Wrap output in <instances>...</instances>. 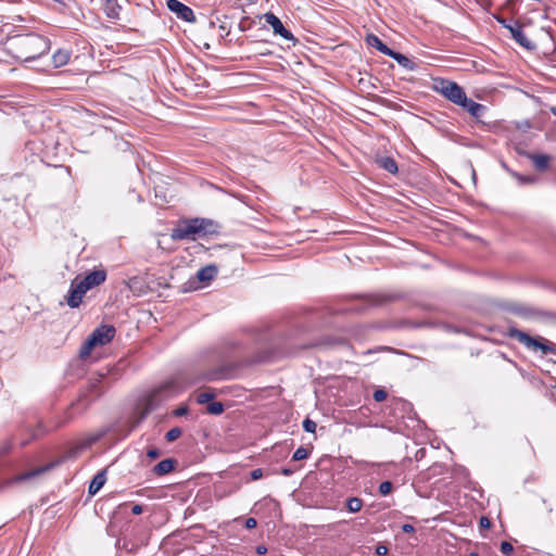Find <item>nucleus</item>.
Returning <instances> with one entry per match:
<instances>
[{
  "label": "nucleus",
  "instance_id": "nucleus-31",
  "mask_svg": "<svg viewBox=\"0 0 556 556\" xmlns=\"http://www.w3.org/2000/svg\"><path fill=\"white\" fill-rule=\"evenodd\" d=\"M393 489V484L390 481H383L379 485V493L383 496L389 495Z\"/></svg>",
  "mask_w": 556,
  "mask_h": 556
},
{
  "label": "nucleus",
  "instance_id": "nucleus-42",
  "mask_svg": "<svg viewBox=\"0 0 556 556\" xmlns=\"http://www.w3.org/2000/svg\"><path fill=\"white\" fill-rule=\"evenodd\" d=\"M402 530L404 533H413L415 531V528L413 525L405 523L402 526Z\"/></svg>",
  "mask_w": 556,
  "mask_h": 556
},
{
  "label": "nucleus",
  "instance_id": "nucleus-1",
  "mask_svg": "<svg viewBox=\"0 0 556 556\" xmlns=\"http://www.w3.org/2000/svg\"><path fill=\"white\" fill-rule=\"evenodd\" d=\"M9 46L15 59L30 62L50 50V40L38 34L16 35L9 40Z\"/></svg>",
  "mask_w": 556,
  "mask_h": 556
},
{
  "label": "nucleus",
  "instance_id": "nucleus-12",
  "mask_svg": "<svg viewBox=\"0 0 556 556\" xmlns=\"http://www.w3.org/2000/svg\"><path fill=\"white\" fill-rule=\"evenodd\" d=\"M459 106H462L464 110H466L477 121H479L486 112L485 105L478 103L467 97H466L465 102H462V104Z\"/></svg>",
  "mask_w": 556,
  "mask_h": 556
},
{
  "label": "nucleus",
  "instance_id": "nucleus-41",
  "mask_svg": "<svg viewBox=\"0 0 556 556\" xmlns=\"http://www.w3.org/2000/svg\"><path fill=\"white\" fill-rule=\"evenodd\" d=\"M515 176L521 181V182H525V184H530V182H533L534 181V178L532 177H523L521 175H518V174H515Z\"/></svg>",
  "mask_w": 556,
  "mask_h": 556
},
{
  "label": "nucleus",
  "instance_id": "nucleus-34",
  "mask_svg": "<svg viewBox=\"0 0 556 556\" xmlns=\"http://www.w3.org/2000/svg\"><path fill=\"white\" fill-rule=\"evenodd\" d=\"M387 391L383 389H378L374 392L372 397L376 402H382L387 399Z\"/></svg>",
  "mask_w": 556,
  "mask_h": 556
},
{
  "label": "nucleus",
  "instance_id": "nucleus-44",
  "mask_svg": "<svg viewBox=\"0 0 556 556\" xmlns=\"http://www.w3.org/2000/svg\"><path fill=\"white\" fill-rule=\"evenodd\" d=\"M515 312L521 316H529L531 314V311L528 308H517Z\"/></svg>",
  "mask_w": 556,
  "mask_h": 556
},
{
  "label": "nucleus",
  "instance_id": "nucleus-40",
  "mask_svg": "<svg viewBox=\"0 0 556 556\" xmlns=\"http://www.w3.org/2000/svg\"><path fill=\"white\" fill-rule=\"evenodd\" d=\"M257 522L254 518H248L245 520V528L247 529H254L256 527Z\"/></svg>",
  "mask_w": 556,
  "mask_h": 556
},
{
  "label": "nucleus",
  "instance_id": "nucleus-37",
  "mask_svg": "<svg viewBox=\"0 0 556 556\" xmlns=\"http://www.w3.org/2000/svg\"><path fill=\"white\" fill-rule=\"evenodd\" d=\"M388 547L383 544H378L376 546V554L379 555V556H384L388 554Z\"/></svg>",
  "mask_w": 556,
  "mask_h": 556
},
{
  "label": "nucleus",
  "instance_id": "nucleus-23",
  "mask_svg": "<svg viewBox=\"0 0 556 556\" xmlns=\"http://www.w3.org/2000/svg\"><path fill=\"white\" fill-rule=\"evenodd\" d=\"M529 159L538 170L543 172L547 169L549 164V156L547 154H529Z\"/></svg>",
  "mask_w": 556,
  "mask_h": 556
},
{
  "label": "nucleus",
  "instance_id": "nucleus-33",
  "mask_svg": "<svg viewBox=\"0 0 556 556\" xmlns=\"http://www.w3.org/2000/svg\"><path fill=\"white\" fill-rule=\"evenodd\" d=\"M500 548H501V552L506 556H510L514 551L513 545L507 541L502 542Z\"/></svg>",
  "mask_w": 556,
  "mask_h": 556
},
{
  "label": "nucleus",
  "instance_id": "nucleus-50",
  "mask_svg": "<svg viewBox=\"0 0 556 556\" xmlns=\"http://www.w3.org/2000/svg\"><path fill=\"white\" fill-rule=\"evenodd\" d=\"M547 511H548L549 514H551V513H553V507H552V506H548V507H547Z\"/></svg>",
  "mask_w": 556,
  "mask_h": 556
},
{
  "label": "nucleus",
  "instance_id": "nucleus-21",
  "mask_svg": "<svg viewBox=\"0 0 556 556\" xmlns=\"http://www.w3.org/2000/svg\"><path fill=\"white\" fill-rule=\"evenodd\" d=\"M103 10L109 18L116 20L119 16L121 5L117 0H106Z\"/></svg>",
  "mask_w": 556,
  "mask_h": 556
},
{
  "label": "nucleus",
  "instance_id": "nucleus-38",
  "mask_svg": "<svg viewBox=\"0 0 556 556\" xmlns=\"http://www.w3.org/2000/svg\"><path fill=\"white\" fill-rule=\"evenodd\" d=\"M480 528L489 529L491 527V521L486 517H481L479 520Z\"/></svg>",
  "mask_w": 556,
  "mask_h": 556
},
{
  "label": "nucleus",
  "instance_id": "nucleus-25",
  "mask_svg": "<svg viewBox=\"0 0 556 556\" xmlns=\"http://www.w3.org/2000/svg\"><path fill=\"white\" fill-rule=\"evenodd\" d=\"M390 300V298L388 296H383V295H371L369 298L366 299V304L368 306H376V305H380L384 302H388Z\"/></svg>",
  "mask_w": 556,
  "mask_h": 556
},
{
  "label": "nucleus",
  "instance_id": "nucleus-24",
  "mask_svg": "<svg viewBox=\"0 0 556 556\" xmlns=\"http://www.w3.org/2000/svg\"><path fill=\"white\" fill-rule=\"evenodd\" d=\"M363 500L359 497H350L346 501V509L350 513H358L363 508Z\"/></svg>",
  "mask_w": 556,
  "mask_h": 556
},
{
  "label": "nucleus",
  "instance_id": "nucleus-2",
  "mask_svg": "<svg viewBox=\"0 0 556 556\" xmlns=\"http://www.w3.org/2000/svg\"><path fill=\"white\" fill-rule=\"evenodd\" d=\"M218 232L219 225L216 222L208 218L197 217L182 220L173 229L170 237L175 241L195 240L198 238L217 235Z\"/></svg>",
  "mask_w": 556,
  "mask_h": 556
},
{
  "label": "nucleus",
  "instance_id": "nucleus-15",
  "mask_svg": "<svg viewBox=\"0 0 556 556\" xmlns=\"http://www.w3.org/2000/svg\"><path fill=\"white\" fill-rule=\"evenodd\" d=\"M366 43L375 49H377L379 52L383 53L384 55H387L389 52H391V49L381 41V39L374 35V34H369L366 36Z\"/></svg>",
  "mask_w": 556,
  "mask_h": 556
},
{
  "label": "nucleus",
  "instance_id": "nucleus-47",
  "mask_svg": "<svg viewBox=\"0 0 556 556\" xmlns=\"http://www.w3.org/2000/svg\"><path fill=\"white\" fill-rule=\"evenodd\" d=\"M239 28H240V30H242V31H244V30H245V27H244V25L242 24V22L240 23Z\"/></svg>",
  "mask_w": 556,
  "mask_h": 556
},
{
  "label": "nucleus",
  "instance_id": "nucleus-4",
  "mask_svg": "<svg viewBox=\"0 0 556 556\" xmlns=\"http://www.w3.org/2000/svg\"><path fill=\"white\" fill-rule=\"evenodd\" d=\"M115 333L116 329L112 325L105 324L97 327L81 345L79 357L81 359L87 358L96 346H103L110 343L114 339Z\"/></svg>",
  "mask_w": 556,
  "mask_h": 556
},
{
  "label": "nucleus",
  "instance_id": "nucleus-39",
  "mask_svg": "<svg viewBox=\"0 0 556 556\" xmlns=\"http://www.w3.org/2000/svg\"><path fill=\"white\" fill-rule=\"evenodd\" d=\"M187 413H188V407H186V406L178 407L174 410V415L177 417L185 416V415H187Z\"/></svg>",
  "mask_w": 556,
  "mask_h": 556
},
{
  "label": "nucleus",
  "instance_id": "nucleus-30",
  "mask_svg": "<svg viewBox=\"0 0 556 556\" xmlns=\"http://www.w3.org/2000/svg\"><path fill=\"white\" fill-rule=\"evenodd\" d=\"M217 22H219L218 24V34L222 38L228 36L230 34V26L227 24V22L225 21H219V18L217 17Z\"/></svg>",
  "mask_w": 556,
  "mask_h": 556
},
{
  "label": "nucleus",
  "instance_id": "nucleus-49",
  "mask_svg": "<svg viewBox=\"0 0 556 556\" xmlns=\"http://www.w3.org/2000/svg\"><path fill=\"white\" fill-rule=\"evenodd\" d=\"M469 556H479V554L477 552H471Z\"/></svg>",
  "mask_w": 556,
  "mask_h": 556
},
{
  "label": "nucleus",
  "instance_id": "nucleus-9",
  "mask_svg": "<svg viewBox=\"0 0 556 556\" xmlns=\"http://www.w3.org/2000/svg\"><path fill=\"white\" fill-rule=\"evenodd\" d=\"M172 389H173L172 383H165V384L161 386L160 388L155 389L149 396L144 415H147L154 408L156 402L164 401V400H167L168 397H170Z\"/></svg>",
  "mask_w": 556,
  "mask_h": 556
},
{
  "label": "nucleus",
  "instance_id": "nucleus-3",
  "mask_svg": "<svg viewBox=\"0 0 556 556\" xmlns=\"http://www.w3.org/2000/svg\"><path fill=\"white\" fill-rule=\"evenodd\" d=\"M506 336L510 339L517 340L519 343L523 344L527 349L531 351L540 350L544 355L546 354H555L556 355V344L549 342L548 340L542 337H531L525 331L519 330L515 326H508L506 330Z\"/></svg>",
  "mask_w": 556,
  "mask_h": 556
},
{
  "label": "nucleus",
  "instance_id": "nucleus-14",
  "mask_svg": "<svg viewBox=\"0 0 556 556\" xmlns=\"http://www.w3.org/2000/svg\"><path fill=\"white\" fill-rule=\"evenodd\" d=\"M106 481L105 470L99 471L90 481L88 492L90 495L97 494Z\"/></svg>",
  "mask_w": 556,
  "mask_h": 556
},
{
  "label": "nucleus",
  "instance_id": "nucleus-29",
  "mask_svg": "<svg viewBox=\"0 0 556 556\" xmlns=\"http://www.w3.org/2000/svg\"><path fill=\"white\" fill-rule=\"evenodd\" d=\"M181 433H182L181 429L178 427H175L166 432L165 439L168 442H173V441L177 440L181 435Z\"/></svg>",
  "mask_w": 556,
  "mask_h": 556
},
{
  "label": "nucleus",
  "instance_id": "nucleus-45",
  "mask_svg": "<svg viewBox=\"0 0 556 556\" xmlns=\"http://www.w3.org/2000/svg\"><path fill=\"white\" fill-rule=\"evenodd\" d=\"M293 472H294V470H293V469H291V468H287V467H286V468H282V469H281V473H282L283 476H291Z\"/></svg>",
  "mask_w": 556,
  "mask_h": 556
},
{
  "label": "nucleus",
  "instance_id": "nucleus-17",
  "mask_svg": "<svg viewBox=\"0 0 556 556\" xmlns=\"http://www.w3.org/2000/svg\"><path fill=\"white\" fill-rule=\"evenodd\" d=\"M48 469H49V466H45V467H39L37 469L29 470L25 473L17 475L10 481V483H18V482L30 480V479L41 475L42 472L47 471Z\"/></svg>",
  "mask_w": 556,
  "mask_h": 556
},
{
  "label": "nucleus",
  "instance_id": "nucleus-16",
  "mask_svg": "<svg viewBox=\"0 0 556 556\" xmlns=\"http://www.w3.org/2000/svg\"><path fill=\"white\" fill-rule=\"evenodd\" d=\"M228 378V370L225 368H217L203 374L201 379L203 381H219Z\"/></svg>",
  "mask_w": 556,
  "mask_h": 556
},
{
  "label": "nucleus",
  "instance_id": "nucleus-26",
  "mask_svg": "<svg viewBox=\"0 0 556 556\" xmlns=\"http://www.w3.org/2000/svg\"><path fill=\"white\" fill-rule=\"evenodd\" d=\"M215 397V393L213 391L200 392L197 394V403L205 404L211 402Z\"/></svg>",
  "mask_w": 556,
  "mask_h": 556
},
{
  "label": "nucleus",
  "instance_id": "nucleus-28",
  "mask_svg": "<svg viewBox=\"0 0 556 556\" xmlns=\"http://www.w3.org/2000/svg\"><path fill=\"white\" fill-rule=\"evenodd\" d=\"M308 455H309L308 451L305 447L300 446L293 453L292 460H294V462L303 460V459H306L308 457Z\"/></svg>",
  "mask_w": 556,
  "mask_h": 556
},
{
  "label": "nucleus",
  "instance_id": "nucleus-46",
  "mask_svg": "<svg viewBox=\"0 0 556 556\" xmlns=\"http://www.w3.org/2000/svg\"><path fill=\"white\" fill-rule=\"evenodd\" d=\"M266 552H267V548L265 546H263V545H260V546L256 547V553L258 555H264Z\"/></svg>",
  "mask_w": 556,
  "mask_h": 556
},
{
  "label": "nucleus",
  "instance_id": "nucleus-6",
  "mask_svg": "<svg viewBox=\"0 0 556 556\" xmlns=\"http://www.w3.org/2000/svg\"><path fill=\"white\" fill-rule=\"evenodd\" d=\"M88 289L84 287L79 278L76 277L72 280L68 293L66 295V303L71 308H77L83 303V299Z\"/></svg>",
  "mask_w": 556,
  "mask_h": 556
},
{
  "label": "nucleus",
  "instance_id": "nucleus-27",
  "mask_svg": "<svg viewBox=\"0 0 556 556\" xmlns=\"http://www.w3.org/2000/svg\"><path fill=\"white\" fill-rule=\"evenodd\" d=\"M206 410L212 415H220L224 412V405L220 402H212L208 403Z\"/></svg>",
  "mask_w": 556,
  "mask_h": 556
},
{
  "label": "nucleus",
  "instance_id": "nucleus-20",
  "mask_svg": "<svg viewBox=\"0 0 556 556\" xmlns=\"http://www.w3.org/2000/svg\"><path fill=\"white\" fill-rule=\"evenodd\" d=\"M217 267L215 265H207L199 269L197 277L200 281H211L217 275Z\"/></svg>",
  "mask_w": 556,
  "mask_h": 556
},
{
  "label": "nucleus",
  "instance_id": "nucleus-35",
  "mask_svg": "<svg viewBox=\"0 0 556 556\" xmlns=\"http://www.w3.org/2000/svg\"><path fill=\"white\" fill-rule=\"evenodd\" d=\"M263 476H264V472H263V469H261V468L253 469L250 473L251 480H253V481L263 478Z\"/></svg>",
  "mask_w": 556,
  "mask_h": 556
},
{
  "label": "nucleus",
  "instance_id": "nucleus-8",
  "mask_svg": "<svg viewBox=\"0 0 556 556\" xmlns=\"http://www.w3.org/2000/svg\"><path fill=\"white\" fill-rule=\"evenodd\" d=\"M167 8L177 15L178 18L193 23L195 22V15L191 8L180 2L179 0H167Z\"/></svg>",
  "mask_w": 556,
  "mask_h": 556
},
{
  "label": "nucleus",
  "instance_id": "nucleus-10",
  "mask_svg": "<svg viewBox=\"0 0 556 556\" xmlns=\"http://www.w3.org/2000/svg\"><path fill=\"white\" fill-rule=\"evenodd\" d=\"M265 20L273 27L276 35H279L287 40L295 41L292 33L283 26L282 22L275 14L266 13Z\"/></svg>",
  "mask_w": 556,
  "mask_h": 556
},
{
  "label": "nucleus",
  "instance_id": "nucleus-13",
  "mask_svg": "<svg viewBox=\"0 0 556 556\" xmlns=\"http://www.w3.org/2000/svg\"><path fill=\"white\" fill-rule=\"evenodd\" d=\"M177 465V460L174 458H166L156 464L152 471L154 475L162 477L172 472Z\"/></svg>",
  "mask_w": 556,
  "mask_h": 556
},
{
  "label": "nucleus",
  "instance_id": "nucleus-5",
  "mask_svg": "<svg viewBox=\"0 0 556 556\" xmlns=\"http://www.w3.org/2000/svg\"><path fill=\"white\" fill-rule=\"evenodd\" d=\"M437 90L456 105H460L462 102H465L467 97L463 87L448 79H441L437 86Z\"/></svg>",
  "mask_w": 556,
  "mask_h": 556
},
{
  "label": "nucleus",
  "instance_id": "nucleus-32",
  "mask_svg": "<svg viewBox=\"0 0 556 556\" xmlns=\"http://www.w3.org/2000/svg\"><path fill=\"white\" fill-rule=\"evenodd\" d=\"M316 428H317V424L314 420H312L309 418L304 419L303 429L306 432L314 433L316 431Z\"/></svg>",
  "mask_w": 556,
  "mask_h": 556
},
{
  "label": "nucleus",
  "instance_id": "nucleus-11",
  "mask_svg": "<svg viewBox=\"0 0 556 556\" xmlns=\"http://www.w3.org/2000/svg\"><path fill=\"white\" fill-rule=\"evenodd\" d=\"M106 279V271L104 269L92 270L87 274L83 279H79L80 282L86 287V289L90 290L94 287L102 285Z\"/></svg>",
  "mask_w": 556,
  "mask_h": 556
},
{
  "label": "nucleus",
  "instance_id": "nucleus-18",
  "mask_svg": "<svg viewBox=\"0 0 556 556\" xmlns=\"http://www.w3.org/2000/svg\"><path fill=\"white\" fill-rule=\"evenodd\" d=\"M376 163L380 168L387 170L390 174H396L399 172L397 164L391 156L379 157L377 159Z\"/></svg>",
  "mask_w": 556,
  "mask_h": 556
},
{
  "label": "nucleus",
  "instance_id": "nucleus-7",
  "mask_svg": "<svg viewBox=\"0 0 556 556\" xmlns=\"http://www.w3.org/2000/svg\"><path fill=\"white\" fill-rule=\"evenodd\" d=\"M497 21L500 24H502L503 27H505L506 29H508L510 31L511 38L519 46H521L526 49H529V50L534 48V43L528 39V37L523 33L522 27L520 25H518V24L510 25L504 18H498Z\"/></svg>",
  "mask_w": 556,
  "mask_h": 556
},
{
  "label": "nucleus",
  "instance_id": "nucleus-19",
  "mask_svg": "<svg viewBox=\"0 0 556 556\" xmlns=\"http://www.w3.org/2000/svg\"><path fill=\"white\" fill-rule=\"evenodd\" d=\"M71 51L66 49H59L52 55V63L54 67H62L68 63Z\"/></svg>",
  "mask_w": 556,
  "mask_h": 556
},
{
  "label": "nucleus",
  "instance_id": "nucleus-43",
  "mask_svg": "<svg viewBox=\"0 0 556 556\" xmlns=\"http://www.w3.org/2000/svg\"><path fill=\"white\" fill-rule=\"evenodd\" d=\"M142 510H143V507L139 504H136L131 507V513L134 515H140L142 513Z\"/></svg>",
  "mask_w": 556,
  "mask_h": 556
},
{
  "label": "nucleus",
  "instance_id": "nucleus-36",
  "mask_svg": "<svg viewBox=\"0 0 556 556\" xmlns=\"http://www.w3.org/2000/svg\"><path fill=\"white\" fill-rule=\"evenodd\" d=\"M160 455H161V452H160V450H159V448H156V447H150V448L148 450V452H147V456H148L149 458H151V459H155V458L160 457Z\"/></svg>",
  "mask_w": 556,
  "mask_h": 556
},
{
  "label": "nucleus",
  "instance_id": "nucleus-22",
  "mask_svg": "<svg viewBox=\"0 0 556 556\" xmlns=\"http://www.w3.org/2000/svg\"><path fill=\"white\" fill-rule=\"evenodd\" d=\"M387 55L392 58L393 60H395L402 67L410 70V71L414 70V62L410 59H408L406 55H404L400 52H396L392 49H391V52H389Z\"/></svg>",
  "mask_w": 556,
  "mask_h": 556
},
{
  "label": "nucleus",
  "instance_id": "nucleus-48",
  "mask_svg": "<svg viewBox=\"0 0 556 556\" xmlns=\"http://www.w3.org/2000/svg\"><path fill=\"white\" fill-rule=\"evenodd\" d=\"M551 111H552L553 115L556 116V106L552 108Z\"/></svg>",
  "mask_w": 556,
  "mask_h": 556
}]
</instances>
